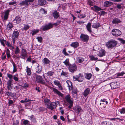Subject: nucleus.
Instances as JSON below:
<instances>
[{"mask_svg":"<svg viewBox=\"0 0 125 125\" xmlns=\"http://www.w3.org/2000/svg\"><path fill=\"white\" fill-rule=\"evenodd\" d=\"M29 117H30V119L31 121L33 122L35 121V118L33 115H32Z\"/></svg>","mask_w":125,"mask_h":125,"instance_id":"43","label":"nucleus"},{"mask_svg":"<svg viewBox=\"0 0 125 125\" xmlns=\"http://www.w3.org/2000/svg\"><path fill=\"white\" fill-rule=\"evenodd\" d=\"M91 8L92 10L96 12H98L102 10L100 8L97 6L96 5L94 6L93 7H91Z\"/></svg>","mask_w":125,"mask_h":125,"instance_id":"21","label":"nucleus"},{"mask_svg":"<svg viewBox=\"0 0 125 125\" xmlns=\"http://www.w3.org/2000/svg\"><path fill=\"white\" fill-rule=\"evenodd\" d=\"M71 97L70 95L68 94L65 96V98L66 101L70 104V106L71 107L73 105V102L71 99Z\"/></svg>","mask_w":125,"mask_h":125,"instance_id":"8","label":"nucleus"},{"mask_svg":"<svg viewBox=\"0 0 125 125\" xmlns=\"http://www.w3.org/2000/svg\"><path fill=\"white\" fill-rule=\"evenodd\" d=\"M81 40L84 42H87L89 39V36L87 35L81 34L80 37Z\"/></svg>","mask_w":125,"mask_h":125,"instance_id":"6","label":"nucleus"},{"mask_svg":"<svg viewBox=\"0 0 125 125\" xmlns=\"http://www.w3.org/2000/svg\"><path fill=\"white\" fill-rule=\"evenodd\" d=\"M90 89L89 88H88L85 89L83 92V94L85 97H86L90 94Z\"/></svg>","mask_w":125,"mask_h":125,"instance_id":"16","label":"nucleus"},{"mask_svg":"<svg viewBox=\"0 0 125 125\" xmlns=\"http://www.w3.org/2000/svg\"><path fill=\"white\" fill-rule=\"evenodd\" d=\"M13 27V26L12 24L9 22V23L7 25V28L8 30H9L11 29Z\"/></svg>","mask_w":125,"mask_h":125,"instance_id":"39","label":"nucleus"},{"mask_svg":"<svg viewBox=\"0 0 125 125\" xmlns=\"http://www.w3.org/2000/svg\"><path fill=\"white\" fill-rule=\"evenodd\" d=\"M7 77L10 79H12L13 77V76L12 75L9 73L7 74Z\"/></svg>","mask_w":125,"mask_h":125,"instance_id":"62","label":"nucleus"},{"mask_svg":"<svg viewBox=\"0 0 125 125\" xmlns=\"http://www.w3.org/2000/svg\"><path fill=\"white\" fill-rule=\"evenodd\" d=\"M106 71H104L103 73L104 74H105L106 73L105 75H107L108 76H109L110 75V73L109 71H107L108 72H105Z\"/></svg>","mask_w":125,"mask_h":125,"instance_id":"58","label":"nucleus"},{"mask_svg":"<svg viewBox=\"0 0 125 125\" xmlns=\"http://www.w3.org/2000/svg\"><path fill=\"white\" fill-rule=\"evenodd\" d=\"M14 101H13L12 100H9L8 103V105L9 106H10L11 104H13V103H14Z\"/></svg>","mask_w":125,"mask_h":125,"instance_id":"51","label":"nucleus"},{"mask_svg":"<svg viewBox=\"0 0 125 125\" xmlns=\"http://www.w3.org/2000/svg\"><path fill=\"white\" fill-rule=\"evenodd\" d=\"M112 34L115 37H118L121 34V32L120 31L116 29H114L112 31Z\"/></svg>","mask_w":125,"mask_h":125,"instance_id":"5","label":"nucleus"},{"mask_svg":"<svg viewBox=\"0 0 125 125\" xmlns=\"http://www.w3.org/2000/svg\"><path fill=\"white\" fill-rule=\"evenodd\" d=\"M31 100L27 98H26L24 100H21L20 102L21 103L29 102L25 104V106H27L30 105L31 103Z\"/></svg>","mask_w":125,"mask_h":125,"instance_id":"18","label":"nucleus"},{"mask_svg":"<svg viewBox=\"0 0 125 125\" xmlns=\"http://www.w3.org/2000/svg\"><path fill=\"white\" fill-rule=\"evenodd\" d=\"M6 53L8 58H9L10 57V52L9 49H7Z\"/></svg>","mask_w":125,"mask_h":125,"instance_id":"46","label":"nucleus"},{"mask_svg":"<svg viewBox=\"0 0 125 125\" xmlns=\"http://www.w3.org/2000/svg\"><path fill=\"white\" fill-rule=\"evenodd\" d=\"M39 29H37L36 30H33L32 31V35H33L39 32Z\"/></svg>","mask_w":125,"mask_h":125,"instance_id":"36","label":"nucleus"},{"mask_svg":"<svg viewBox=\"0 0 125 125\" xmlns=\"http://www.w3.org/2000/svg\"><path fill=\"white\" fill-rule=\"evenodd\" d=\"M7 94L8 96H13V97L14 96L16 97V96L14 95L12 93L10 92H7Z\"/></svg>","mask_w":125,"mask_h":125,"instance_id":"49","label":"nucleus"},{"mask_svg":"<svg viewBox=\"0 0 125 125\" xmlns=\"http://www.w3.org/2000/svg\"><path fill=\"white\" fill-rule=\"evenodd\" d=\"M118 111L121 114H125V108H123L122 109L119 110Z\"/></svg>","mask_w":125,"mask_h":125,"instance_id":"37","label":"nucleus"},{"mask_svg":"<svg viewBox=\"0 0 125 125\" xmlns=\"http://www.w3.org/2000/svg\"><path fill=\"white\" fill-rule=\"evenodd\" d=\"M74 111L77 114H79L80 112H83V110L79 106H77L75 107L74 108Z\"/></svg>","mask_w":125,"mask_h":125,"instance_id":"10","label":"nucleus"},{"mask_svg":"<svg viewBox=\"0 0 125 125\" xmlns=\"http://www.w3.org/2000/svg\"><path fill=\"white\" fill-rule=\"evenodd\" d=\"M85 17L86 15L85 14H81L78 15V17L80 18H83Z\"/></svg>","mask_w":125,"mask_h":125,"instance_id":"52","label":"nucleus"},{"mask_svg":"<svg viewBox=\"0 0 125 125\" xmlns=\"http://www.w3.org/2000/svg\"><path fill=\"white\" fill-rule=\"evenodd\" d=\"M68 73L62 71V73H61V75L62 76L63 75L66 77H67L68 76Z\"/></svg>","mask_w":125,"mask_h":125,"instance_id":"41","label":"nucleus"},{"mask_svg":"<svg viewBox=\"0 0 125 125\" xmlns=\"http://www.w3.org/2000/svg\"><path fill=\"white\" fill-rule=\"evenodd\" d=\"M101 125H113L109 122L104 121L101 123Z\"/></svg>","mask_w":125,"mask_h":125,"instance_id":"33","label":"nucleus"},{"mask_svg":"<svg viewBox=\"0 0 125 125\" xmlns=\"http://www.w3.org/2000/svg\"><path fill=\"white\" fill-rule=\"evenodd\" d=\"M42 62L44 65L49 64L51 62L49 60L46 58H45L42 60Z\"/></svg>","mask_w":125,"mask_h":125,"instance_id":"23","label":"nucleus"},{"mask_svg":"<svg viewBox=\"0 0 125 125\" xmlns=\"http://www.w3.org/2000/svg\"><path fill=\"white\" fill-rule=\"evenodd\" d=\"M36 81L37 83H41L43 85L46 84L45 81L42 78V76L37 75L35 77Z\"/></svg>","mask_w":125,"mask_h":125,"instance_id":"4","label":"nucleus"},{"mask_svg":"<svg viewBox=\"0 0 125 125\" xmlns=\"http://www.w3.org/2000/svg\"><path fill=\"white\" fill-rule=\"evenodd\" d=\"M59 103L60 102L58 101L51 103L49 104H47V108L50 109L51 110H53L56 108L57 104H59Z\"/></svg>","mask_w":125,"mask_h":125,"instance_id":"3","label":"nucleus"},{"mask_svg":"<svg viewBox=\"0 0 125 125\" xmlns=\"http://www.w3.org/2000/svg\"><path fill=\"white\" fill-rule=\"evenodd\" d=\"M57 86H58L59 88L61 90H63V89L61 83L59 85H58Z\"/></svg>","mask_w":125,"mask_h":125,"instance_id":"64","label":"nucleus"},{"mask_svg":"<svg viewBox=\"0 0 125 125\" xmlns=\"http://www.w3.org/2000/svg\"><path fill=\"white\" fill-rule=\"evenodd\" d=\"M10 11V10L9 9L5 11L4 15V20H6L7 19Z\"/></svg>","mask_w":125,"mask_h":125,"instance_id":"20","label":"nucleus"},{"mask_svg":"<svg viewBox=\"0 0 125 125\" xmlns=\"http://www.w3.org/2000/svg\"><path fill=\"white\" fill-rule=\"evenodd\" d=\"M20 52V50L18 47H17L16 48V49L15 51V53L16 54Z\"/></svg>","mask_w":125,"mask_h":125,"instance_id":"55","label":"nucleus"},{"mask_svg":"<svg viewBox=\"0 0 125 125\" xmlns=\"http://www.w3.org/2000/svg\"><path fill=\"white\" fill-rule=\"evenodd\" d=\"M117 43L116 41L112 40L106 42L105 44V45L108 49H110L115 46L117 44Z\"/></svg>","mask_w":125,"mask_h":125,"instance_id":"2","label":"nucleus"},{"mask_svg":"<svg viewBox=\"0 0 125 125\" xmlns=\"http://www.w3.org/2000/svg\"><path fill=\"white\" fill-rule=\"evenodd\" d=\"M21 21L20 17L19 16H17L15 17V19L13 20V22L14 24H16L20 23Z\"/></svg>","mask_w":125,"mask_h":125,"instance_id":"13","label":"nucleus"},{"mask_svg":"<svg viewBox=\"0 0 125 125\" xmlns=\"http://www.w3.org/2000/svg\"><path fill=\"white\" fill-rule=\"evenodd\" d=\"M66 82L68 84L67 86L69 88V90H72V93L73 95L77 94V93L78 92V91L76 88H73V86L72 85V83L71 81L69 80L67 81Z\"/></svg>","mask_w":125,"mask_h":125,"instance_id":"1","label":"nucleus"},{"mask_svg":"<svg viewBox=\"0 0 125 125\" xmlns=\"http://www.w3.org/2000/svg\"><path fill=\"white\" fill-rule=\"evenodd\" d=\"M92 75V74L91 73H86L84 74L85 78L89 80L91 78Z\"/></svg>","mask_w":125,"mask_h":125,"instance_id":"27","label":"nucleus"},{"mask_svg":"<svg viewBox=\"0 0 125 125\" xmlns=\"http://www.w3.org/2000/svg\"><path fill=\"white\" fill-rule=\"evenodd\" d=\"M19 123V121L18 120H13V121L12 125H18Z\"/></svg>","mask_w":125,"mask_h":125,"instance_id":"40","label":"nucleus"},{"mask_svg":"<svg viewBox=\"0 0 125 125\" xmlns=\"http://www.w3.org/2000/svg\"><path fill=\"white\" fill-rule=\"evenodd\" d=\"M98 52H99L97 54L98 56L100 57H102L104 56L106 53L105 51L103 49L100 50Z\"/></svg>","mask_w":125,"mask_h":125,"instance_id":"12","label":"nucleus"},{"mask_svg":"<svg viewBox=\"0 0 125 125\" xmlns=\"http://www.w3.org/2000/svg\"><path fill=\"white\" fill-rule=\"evenodd\" d=\"M24 25V27L22 28L23 30L26 31L29 29L30 27V26L28 25L25 24Z\"/></svg>","mask_w":125,"mask_h":125,"instance_id":"38","label":"nucleus"},{"mask_svg":"<svg viewBox=\"0 0 125 125\" xmlns=\"http://www.w3.org/2000/svg\"><path fill=\"white\" fill-rule=\"evenodd\" d=\"M29 121L27 120H24L23 121V124L25 125H26L28 123Z\"/></svg>","mask_w":125,"mask_h":125,"instance_id":"63","label":"nucleus"},{"mask_svg":"<svg viewBox=\"0 0 125 125\" xmlns=\"http://www.w3.org/2000/svg\"><path fill=\"white\" fill-rule=\"evenodd\" d=\"M40 11L43 14L46 13L47 12L45 10L43 9H41L40 10Z\"/></svg>","mask_w":125,"mask_h":125,"instance_id":"56","label":"nucleus"},{"mask_svg":"<svg viewBox=\"0 0 125 125\" xmlns=\"http://www.w3.org/2000/svg\"><path fill=\"white\" fill-rule=\"evenodd\" d=\"M78 61L79 63H81L84 61V60L83 58H79L78 59Z\"/></svg>","mask_w":125,"mask_h":125,"instance_id":"53","label":"nucleus"},{"mask_svg":"<svg viewBox=\"0 0 125 125\" xmlns=\"http://www.w3.org/2000/svg\"><path fill=\"white\" fill-rule=\"evenodd\" d=\"M12 64L13 67V70H16V66L15 63L13 62H12Z\"/></svg>","mask_w":125,"mask_h":125,"instance_id":"57","label":"nucleus"},{"mask_svg":"<svg viewBox=\"0 0 125 125\" xmlns=\"http://www.w3.org/2000/svg\"><path fill=\"white\" fill-rule=\"evenodd\" d=\"M118 40L121 43L124 44L125 42V41L123 39L121 38H119Z\"/></svg>","mask_w":125,"mask_h":125,"instance_id":"59","label":"nucleus"},{"mask_svg":"<svg viewBox=\"0 0 125 125\" xmlns=\"http://www.w3.org/2000/svg\"><path fill=\"white\" fill-rule=\"evenodd\" d=\"M53 27V24L51 23H49L47 25L43 26L41 29L43 31H45L49 30Z\"/></svg>","mask_w":125,"mask_h":125,"instance_id":"9","label":"nucleus"},{"mask_svg":"<svg viewBox=\"0 0 125 125\" xmlns=\"http://www.w3.org/2000/svg\"><path fill=\"white\" fill-rule=\"evenodd\" d=\"M0 42L2 45L3 46H5V44L7 43V41L5 40L2 39L0 40Z\"/></svg>","mask_w":125,"mask_h":125,"instance_id":"42","label":"nucleus"},{"mask_svg":"<svg viewBox=\"0 0 125 125\" xmlns=\"http://www.w3.org/2000/svg\"><path fill=\"white\" fill-rule=\"evenodd\" d=\"M62 52L65 55H68L69 54L66 52L65 48H64L62 50Z\"/></svg>","mask_w":125,"mask_h":125,"instance_id":"54","label":"nucleus"},{"mask_svg":"<svg viewBox=\"0 0 125 125\" xmlns=\"http://www.w3.org/2000/svg\"><path fill=\"white\" fill-rule=\"evenodd\" d=\"M6 44L8 47H11L13 49H14V48L8 42H7V43H6Z\"/></svg>","mask_w":125,"mask_h":125,"instance_id":"61","label":"nucleus"},{"mask_svg":"<svg viewBox=\"0 0 125 125\" xmlns=\"http://www.w3.org/2000/svg\"><path fill=\"white\" fill-rule=\"evenodd\" d=\"M63 63L66 66H68L70 64L69 62V59L68 58L67 59L64 61L63 62Z\"/></svg>","mask_w":125,"mask_h":125,"instance_id":"35","label":"nucleus"},{"mask_svg":"<svg viewBox=\"0 0 125 125\" xmlns=\"http://www.w3.org/2000/svg\"><path fill=\"white\" fill-rule=\"evenodd\" d=\"M52 90L54 93L56 94L58 96H60L61 97H63V94L56 88H53Z\"/></svg>","mask_w":125,"mask_h":125,"instance_id":"17","label":"nucleus"},{"mask_svg":"<svg viewBox=\"0 0 125 125\" xmlns=\"http://www.w3.org/2000/svg\"><path fill=\"white\" fill-rule=\"evenodd\" d=\"M91 24L90 23H88L86 25V27L88 31L90 33L92 32V31L91 29Z\"/></svg>","mask_w":125,"mask_h":125,"instance_id":"24","label":"nucleus"},{"mask_svg":"<svg viewBox=\"0 0 125 125\" xmlns=\"http://www.w3.org/2000/svg\"><path fill=\"white\" fill-rule=\"evenodd\" d=\"M125 73L124 72H122L121 73H116L117 76H119L123 75Z\"/></svg>","mask_w":125,"mask_h":125,"instance_id":"45","label":"nucleus"},{"mask_svg":"<svg viewBox=\"0 0 125 125\" xmlns=\"http://www.w3.org/2000/svg\"><path fill=\"white\" fill-rule=\"evenodd\" d=\"M53 15L55 18H57L59 16V13L57 11H54L53 13Z\"/></svg>","mask_w":125,"mask_h":125,"instance_id":"32","label":"nucleus"},{"mask_svg":"<svg viewBox=\"0 0 125 125\" xmlns=\"http://www.w3.org/2000/svg\"><path fill=\"white\" fill-rule=\"evenodd\" d=\"M20 5L21 6H23L25 5H26L27 6H28L29 5V3L25 0L24 1H22L20 3Z\"/></svg>","mask_w":125,"mask_h":125,"instance_id":"31","label":"nucleus"},{"mask_svg":"<svg viewBox=\"0 0 125 125\" xmlns=\"http://www.w3.org/2000/svg\"><path fill=\"white\" fill-rule=\"evenodd\" d=\"M44 100L45 103L47 104H49V103L50 102V100H49L46 98H45L44 99Z\"/></svg>","mask_w":125,"mask_h":125,"instance_id":"48","label":"nucleus"},{"mask_svg":"<svg viewBox=\"0 0 125 125\" xmlns=\"http://www.w3.org/2000/svg\"><path fill=\"white\" fill-rule=\"evenodd\" d=\"M46 0H38V5H42L46 4Z\"/></svg>","mask_w":125,"mask_h":125,"instance_id":"26","label":"nucleus"},{"mask_svg":"<svg viewBox=\"0 0 125 125\" xmlns=\"http://www.w3.org/2000/svg\"><path fill=\"white\" fill-rule=\"evenodd\" d=\"M12 81V79H10L8 81L7 83V88L8 90L10 91H11V89L12 88V86H11L12 85L11 83Z\"/></svg>","mask_w":125,"mask_h":125,"instance_id":"11","label":"nucleus"},{"mask_svg":"<svg viewBox=\"0 0 125 125\" xmlns=\"http://www.w3.org/2000/svg\"><path fill=\"white\" fill-rule=\"evenodd\" d=\"M100 26V25L98 23H94L92 25V27L93 28L97 29Z\"/></svg>","mask_w":125,"mask_h":125,"instance_id":"30","label":"nucleus"},{"mask_svg":"<svg viewBox=\"0 0 125 125\" xmlns=\"http://www.w3.org/2000/svg\"><path fill=\"white\" fill-rule=\"evenodd\" d=\"M121 21L118 19L115 18L113 20L112 23L113 24H117L120 23Z\"/></svg>","mask_w":125,"mask_h":125,"instance_id":"28","label":"nucleus"},{"mask_svg":"<svg viewBox=\"0 0 125 125\" xmlns=\"http://www.w3.org/2000/svg\"><path fill=\"white\" fill-rule=\"evenodd\" d=\"M53 82L54 84L57 86L60 83V81L57 80H55Z\"/></svg>","mask_w":125,"mask_h":125,"instance_id":"47","label":"nucleus"},{"mask_svg":"<svg viewBox=\"0 0 125 125\" xmlns=\"http://www.w3.org/2000/svg\"><path fill=\"white\" fill-rule=\"evenodd\" d=\"M27 55V53L26 50L23 49H22L21 53V55L22 57L21 58H25L26 57Z\"/></svg>","mask_w":125,"mask_h":125,"instance_id":"15","label":"nucleus"},{"mask_svg":"<svg viewBox=\"0 0 125 125\" xmlns=\"http://www.w3.org/2000/svg\"><path fill=\"white\" fill-rule=\"evenodd\" d=\"M19 32L17 31H14L12 34V39L13 41V42L15 43L16 40L18 38L19 35Z\"/></svg>","mask_w":125,"mask_h":125,"instance_id":"7","label":"nucleus"},{"mask_svg":"<svg viewBox=\"0 0 125 125\" xmlns=\"http://www.w3.org/2000/svg\"><path fill=\"white\" fill-rule=\"evenodd\" d=\"M112 4V3L111 2L106 1L104 3V6L105 7H107L111 5Z\"/></svg>","mask_w":125,"mask_h":125,"instance_id":"29","label":"nucleus"},{"mask_svg":"<svg viewBox=\"0 0 125 125\" xmlns=\"http://www.w3.org/2000/svg\"><path fill=\"white\" fill-rule=\"evenodd\" d=\"M53 72H52V71L48 72L47 73V75L49 76H52L53 75Z\"/></svg>","mask_w":125,"mask_h":125,"instance_id":"60","label":"nucleus"},{"mask_svg":"<svg viewBox=\"0 0 125 125\" xmlns=\"http://www.w3.org/2000/svg\"><path fill=\"white\" fill-rule=\"evenodd\" d=\"M68 66L69 70H76L77 67L75 64L71 65L70 64Z\"/></svg>","mask_w":125,"mask_h":125,"instance_id":"22","label":"nucleus"},{"mask_svg":"<svg viewBox=\"0 0 125 125\" xmlns=\"http://www.w3.org/2000/svg\"><path fill=\"white\" fill-rule=\"evenodd\" d=\"M36 39H37L38 41L40 43H41L42 42V37H36Z\"/></svg>","mask_w":125,"mask_h":125,"instance_id":"44","label":"nucleus"},{"mask_svg":"<svg viewBox=\"0 0 125 125\" xmlns=\"http://www.w3.org/2000/svg\"><path fill=\"white\" fill-rule=\"evenodd\" d=\"M79 43L77 42H72L70 44L71 46L73 47L74 48H77L79 46Z\"/></svg>","mask_w":125,"mask_h":125,"instance_id":"25","label":"nucleus"},{"mask_svg":"<svg viewBox=\"0 0 125 125\" xmlns=\"http://www.w3.org/2000/svg\"><path fill=\"white\" fill-rule=\"evenodd\" d=\"M90 60L92 61H96L98 60V58L96 57L93 56V55H90L89 56Z\"/></svg>","mask_w":125,"mask_h":125,"instance_id":"34","label":"nucleus"},{"mask_svg":"<svg viewBox=\"0 0 125 125\" xmlns=\"http://www.w3.org/2000/svg\"><path fill=\"white\" fill-rule=\"evenodd\" d=\"M111 86L112 87H113V89H116L118 88L119 86V83L118 82L112 83H111Z\"/></svg>","mask_w":125,"mask_h":125,"instance_id":"19","label":"nucleus"},{"mask_svg":"<svg viewBox=\"0 0 125 125\" xmlns=\"http://www.w3.org/2000/svg\"><path fill=\"white\" fill-rule=\"evenodd\" d=\"M100 102H104L105 101V104H106V105L108 103V102L107 100V99H106L103 98V99H101V100H100Z\"/></svg>","mask_w":125,"mask_h":125,"instance_id":"50","label":"nucleus"},{"mask_svg":"<svg viewBox=\"0 0 125 125\" xmlns=\"http://www.w3.org/2000/svg\"><path fill=\"white\" fill-rule=\"evenodd\" d=\"M77 81L78 82H81L83 81L84 79V77L83 75L80 73L77 75Z\"/></svg>","mask_w":125,"mask_h":125,"instance_id":"14","label":"nucleus"}]
</instances>
